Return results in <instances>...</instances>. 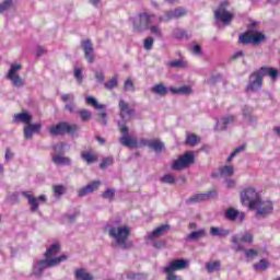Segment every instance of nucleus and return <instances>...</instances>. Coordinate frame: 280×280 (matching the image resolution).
<instances>
[{"label": "nucleus", "instance_id": "nucleus-1", "mask_svg": "<svg viewBox=\"0 0 280 280\" xmlns=\"http://www.w3.org/2000/svg\"><path fill=\"white\" fill-rule=\"evenodd\" d=\"M108 235L124 250H126V249L130 248V246H132L131 243H128V237H130V226H128V225L109 226Z\"/></svg>", "mask_w": 280, "mask_h": 280}, {"label": "nucleus", "instance_id": "nucleus-2", "mask_svg": "<svg viewBox=\"0 0 280 280\" xmlns=\"http://www.w3.org/2000/svg\"><path fill=\"white\" fill-rule=\"evenodd\" d=\"M69 257L67 255H61L54 259H39L33 264L32 276L40 279L47 268H55V266H60L62 261H67Z\"/></svg>", "mask_w": 280, "mask_h": 280}, {"label": "nucleus", "instance_id": "nucleus-3", "mask_svg": "<svg viewBox=\"0 0 280 280\" xmlns=\"http://www.w3.org/2000/svg\"><path fill=\"white\" fill-rule=\"evenodd\" d=\"M78 130H80V127L77 124L71 125L67 121H61L49 128V135H51V137H60L62 135H75Z\"/></svg>", "mask_w": 280, "mask_h": 280}, {"label": "nucleus", "instance_id": "nucleus-4", "mask_svg": "<svg viewBox=\"0 0 280 280\" xmlns=\"http://www.w3.org/2000/svg\"><path fill=\"white\" fill-rule=\"evenodd\" d=\"M152 19H154V14L148 12H140L133 19V31L135 32H148L152 24Z\"/></svg>", "mask_w": 280, "mask_h": 280}, {"label": "nucleus", "instance_id": "nucleus-5", "mask_svg": "<svg viewBox=\"0 0 280 280\" xmlns=\"http://www.w3.org/2000/svg\"><path fill=\"white\" fill-rule=\"evenodd\" d=\"M194 163H196L194 152L188 151L177 160H174L171 167L174 172H180V170H187V167H189V165H194Z\"/></svg>", "mask_w": 280, "mask_h": 280}, {"label": "nucleus", "instance_id": "nucleus-6", "mask_svg": "<svg viewBox=\"0 0 280 280\" xmlns=\"http://www.w3.org/2000/svg\"><path fill=\"white\" fill-rule=\"evenodd\" d=\"M23 69L21 63L11 65V68L7 74V79L11 81L12 86L16 89H21V86H25V80L19 75V72Z\"/></svg>", "mask_w": 280, "mask_h": 280}, {"label": "nucleus", "instance_id": "nucleus-7", "mask_svg": "<svg viewBox=\"0 0 280 280\" xmlns=\"http://www.w3.org/2000/svg\"><path fill=\"white\" fill-rule=\"evenodd\" d=\"M261 199L259 192L255 190V188H246L244 191L241 192V202L243 205H248L249 209H253L255 205H257Z\"/></svg>", "mask_w": 280, "mask_h": 280}, {"label": "nucleus", "instance_id": "nucleus-8", "mask_svg": "<svg viewBox=\"0 0 280 280\" xmlns=\"http://www.w3.org/2000/svg\"><path fill=\"white\" fill-rule=\"evenodd\" d=\"M261 86H264V75L257 70L249 75L245 91L246 93H257Z\"/></svg>", "mask_w": 280, "mask_h": 280}, {"label": "nucleus", "instance_id": "nucleus-9", "mask_svg": "<svg viewBox=\"0 0 280 280\" xmlns=\"http://www.w3.org/2000/svg\"><path fill=\"white\" fill-rule=\"evenodd\" d=\"M252 209H256V218L258 220L268 218V215H271L272 211H275V207H272V201H264L261 199Z\"/></svg>", "mask_w": 280, "mask_h": 280}, {"label": "nucleus", "instance_id": "nucleus-10", "mask_svg": "<svg viewBox=\"0 0 280 280\" xmlns=\"http://www.w3.org/2000/svg\"><path fill=\"white\" fill-rule=\"evenodd\" d=\"M226 8H229V2L224 1L219 5L218 10L214 11V19L221 21L223 25H229L235 16L233 13L229 12Z\"/></svg>", "mask_w": 280, "mask_h": 280}, {"label": "nucleus", "instance_id": "nucleus-11", "mask_svg": "<svg viewBox=\"0 0 280 280\" xmlns=\"http://www.w3.org/2000/svg\"><path fill=\"white\" fill-rule=\"evenodd\" d=\"M118 128L122 135V137L119 139L121 145H124L125 148H138L139 147V142H138L137 138L128 137L129 129H128V126H126V124L118 121Z\"/></svg>", "mask_w": 280, "mask_h": 280}, {"label": "nucleus", "instance_id": "nucleus-12", "mask_svg": "<svg viewBox=\"0 0 280 280\" xmlns=\"http://www.w3.org/2000/svg\"><path fill=\"white\" fill-rule=\"evenodd\" d=\"M187 15L185 8H176L174 10L165 11L163 15L159 16V23H167L174 19H182Z\"/></svg>", "mask_w": 280, "mask_h": 280}, {"label": "nucleus", "instance_id": "nucleus-13", "mask_svg": "<svg viewBox=\"0 0 280 280\" xmlns=\"http://www.w3.org/2000/svg\"><path fill=\"white\" fill-rule=\"evenodd\" d=\"M118 108L120 118L122 119L124 124L131 121L132 116L135 115V108L130 107V104L124 100L119 101Z\"/></svg>", "mask_w": 280, "mask_h": 280}, {"label": "nucleus", "instance_id": "nucleus-14", "mask_svg": "<svg viewBox=\"0 0 280 280\" xmlns=\"http://www.w3.org/2000/svg\"><path fill=\"white\" fill-rule=\"evenodd\" d=\"M21 195L28 200V205L31 207V211L34 213L39 207L38 202H47V196L40 195L38 197H35L34 195L30 194V191H22Z\"/></svg>", "mask_w": 280, "mask_h": 280}, {"label": "nucleus", "instance_id": "nucleus-15", "mask_svg": "<svg viewBox=\"0 0 280 280\" xmlns=\"http://www.w3.org/2000/svg\"><path fill=\"white\" fill-rule=\"evenodd\" d=\"M264 38H266V35H264L262 33H243L238 37V43H241L242 45H250V43H253V45H257L258 43H261Z\"/></svg>", "mask_w": 280, "mask_h": 280}, {"label": "nucleus", "instance_id": "nucleus-16", "mask_svg": "<svg viewBox=\"0 0 280 280\" xmlns=\"http://www.w3.org/2000/svg\"><path fill=\"white\" fill-rule=\"evenodd\" d=\"M81 48L89 65H93V62H95V48H93V42H91V39H83L81 42Z\"/></svg>", "mask_w": 280, "mask_h": 280}, {"label": "nucleus", "instance_id": "nucleus-17", "mask_svg": "<svg viewBox=\"0 0 280 280\" xmlns=\"http://www.w3.org/2000/svg\"><path fill=\"white\" fill-rule=\"evenodd\" d=\"M224 218L225 220H229V222H238V224H242L246 218V213L240 212V210L235 208H228L225 210Z\"/></svg>", "mask_w": 280, "mask_h": 280}, {"label": "nucleus", "instance_id": "nucleus-18", "mask_svg": "<svg viewBox=\"0 0 280 280\" xmlns=\"http://www.w3.org/2000/svg\"><path fill=\"white\" fill-rule=\"evenodd\" d=\"M218 192L215 191H208L203 194H197L191 196L186 200V205H196L198 202H205L206 200H211V198H215Z\"/></svg>", "mask_w": 280, "mask_h": 280}, {"label": "nucleus", "instance_id": "nucleus-19", "mask_svg": "<svg viewBox=\"0 0 280 280\" xmlns=\"http://www.w3.org/2000/svg\"><path fill=\"white\" fill-rule=\"evenodd\" d=\"M231 242L233 244H235L237 252H240V250L244 252L246 259H255V257H257L259 255V250H257V249H254V248L245 249L244 246H242V244H240L237 236H232Z\"/></svg>", "mask_w": 280, "mask_h": 280}, {"label": "nucleus", "instance_id": "nucleus-20", "mask_svg": "<svg viewBox=\"0 0 280 280\" xmlns=\"http://www.w3.org/2000/svg\"><path fill=\"white\" fill-rule=\"evenodd\" d=\"M43 130V125L40 122L32 124L28 122L24 126V139H32L34 135H38Z\"/></svg>", "mask_w": 280, "mask_h": 280}, {"label": "nucleus", "instance_id": "nucleus-21", "mask_svg": "<svg viewBox=\"0 0 280 280\" xmlns=\"http://www.w3.org/2000/svg\"><path fill=\"white\" fill-rule=\"evenodd\" d=\"M189 266V261L185 259L173 260L164 268V272H176V270H185Z\"/></svg>", "mask_w": 280, "mask_h": 280}, {"label": "nucleus", "instance_id": "nucleus-22", "mask_svg": "<svg viewBox=\"0 0 280 280\" xmlns=\"http://www.w3.org/2000/svg\"><path fill=\"white\" fill-rule=\"evenodd\" d=\"M170 229H171L170 224L160 225L152 232L148 233L147 237H148V240L154 241L158 237L165 235L167 233V231H170Z\"/></svg>", "mask_w": 280, "mask_h": 280}, {"label": "nucleus", "instance_id": "nucleus-23", "mask_svg": "<svg viewBox=\"0 0 280 280\" xmlns=\"http://www.w3.org/2000/svg\"><path fill=\"white\" fill-rule=\"evenodd\" d=\"M258 71L262 75V78H266V75H269L272 82H277L279 78V70L277 68L261 67L258 69Z\"/></svg>", "mask_w": 280, "mask_h": 280}, {"label": "nucleus", "instance_id": "nucleus-24", "mask_svg": "<svg viewBox=\"0 0 280 280\" xmlns=\"http://www.w3.org/2000/svg\"><path fill=\"white\" fill-rule=\"evenodd\" d=\"M13 121L14 124H25V126H27L28 124H32V115L27 112L15 114L13 116Z\"/></svg>", "mask_w": 280, "mask_h": 280}, {"label": "nucleus", "instance_id": "nucleus-25", "mask_svg": "<svg viewBox=\"0 0 280 280\" xmlns=\"http://www.w3.org/2000/svg\"><path fill=\"white\" fill-rule=\"evenodd\" d=\"M235 121V116H228L225 118H221L218 120L215 130L222 131L226 130V127L230 126V124H233Z\"/></svg>", "mask_w": 280, "mask_h": 280}, {"label": "nucleus", "instance_id": "nucleus-26", "mask_svg": "<svg viewBox=\"0 0 280 280\" xmlns=\"http://www.w3.org/2000/svg\"><path fill=\"white\" fill-rule=\"evenodd\" d=\"M75 280H94L95 278L84 268H78L74 270Z\"/></svg>", "mask_w": 280, "mask_h": 280}, {"label": "nucleus", "instance_id": "nucleus-27", "mask_svg": "<svg viewBox=\"0 0 280 280\" xmlns=\"http://www.w3.org/2000/svg\"><path fill=\"white\" fill-rule=\"evenodd\" d=\"M60 253L59 243H54L44 254L45 259H56V255Z\"/></svg>", "mask_w": 280, "mask_h": 280}, {"label": "nucleus", "instance_id": "nucleus-28", "mask_svg": "<svg viewBox=\"0 0 280 280\" xmlns=\"http://www.w3.org/2000/svg\"><path fill=\"white\" fill-rule=\"evenodd\" d=\"M202 237H207V231L205 229L191 232L187 235L186 240L188 242H198V240H202Z\"/></svg>", "mask_w": 280, "mask_h": 280}, {"label": "nucleus", "instance_id": "nucleus-29", "mask_svg": "<svg viewBox=\"0 0 280 280\" xmlns=\"http://www.w3.org/2000/svg\"><path fill=\"white\" fill-rule=\"evenodd\" d=\"M230 234H231L230 230L218 228V226L210 228V235L212 237H226V235H230Z\"/></svg>", "mask_w": 280, "mask_h": 280}, {"label": "nucleus", "instance_id": "nucleus-30", "mask_svg": "<svg viewBox=\"0 0 280 280\" xmlns=\"http://www.w3.org/2000/svg\"><path fill=\"white\" fill-rule=\"evenodd\" d=\"M243 117L245 121H249V124H256L257 121V116L253 115V107L245 105L243 107Z\"/></svg>", "mask_w": 280, "mask_h": 280}, {"label": "nucleus", "instance_id": "nucleus-31", "mask_svg": "<svg viewBox=\"0 0 280 280\" xmlns=\"http://www.w3.org/2000/svg\"><path fill=\"white\" fill-rule=\"evenodd\" d=\"M51 161L55 165H71V159L62 156V154L52 155Z\"/></svg>", "mask_w": 280, "mask_h": 280}, {"label": "nucleus", "instance_id": "nucleus-32", "mask_svg": "<svg viewBox=\"0 0 280 280\" xmlns=\"http://www.w3.org/2000/svg\"><path fill=\"white\" fill-rule=\"evenodd\" d=\"M81 159H83L88 165H91V163H97V154L93 153V151H82Z\"/></svg>", "mask_w": 280, "mask_h": 280}, {"label": "nucleus", "instance_id": "nucleus-33", "mask_svg": "<svg viewBox=\"0 0 280 280\" xmlns=\"http://www.w3.org/2000/svg\"><path fill=\"white\" fill-rule=\"evenodd\" d=\"M222 266V262L220 260H214V261H208L206 262V270L209 272V275L213 272H218Z\"/></svg>", "mask_w": 280, "mask_h": 280}, {"label": "nucleus", "instance_id": "nucleus-34", "mask_svg": "<svg viewBox=\"0 0 280 280\" xmlns=\"http://www.w3.org/2000/svg\"><path fill=\"white\" fill-rule=\"evenodd\" d=\"M151 93H154V95H160L161 97H165V95H167V88H165L163 83H159L151 88Z\"/></svg>", "mask_w": 280, "mask_h": 280}, {"label": "nucleus", "instance_id": "nucleus-35", "mask_svg": "<svg viewBox=\"0 0 280 280\" xmlns=\"http://www.w3.org/2000/svg\"><path fill=\"white\" fill-rule=\"evenodd\" d=\"M170 91L174 95H189L191 93V88L184 85L180 88H170Z\"/></svg>", "mask_w": 280, "mask_h": 280}, {"label": "nucleus", "instance_id": "nucleus-36", "mask_svg": "<svg viewBox=\"0 0 280 280\" xmlns=\"http://www.w3.org/2000/svg\"><path fill=\"white\" fill-rule=\"evenodd\" d=\"M187 61L183 59H175L168 62L171 69H187Z\"/></svg>", "mask_w": 280, "mask_h": 280}, {"label": "nucleus", "instance_id": "nucleus-37", "mask_svg": "<svg viewBox=\"0 0 280 280\" xmlns=\"http://www.w3.org/2000/svg\"><path fill=\"white\" fill-rule=\"evenodd\" d=\"M270 268V262L266 259H260L257 264L254 265V270L257 272H264Z\"/></svg>", "mask_w": 280, "mask_h": 280}, {"label": "nucleus", "instance_id": "nucleus-38", "mask_svg": "<svg viewBox=\"0 0 280 280\" xmlns=\"http://www.w3.org/2000/svg\"><path fill=\"white\" fill-rule=\"evenodd\" d=\"M86 104H89V106H93V108H96L97 110H102L104 108H106V105H102L100 103H97V100H95V97L93 96H89L85 98Z\"/></svg>", "mask_w": 280, "mask_h": 280}, {"label": "nucleus", "instance_id": "nucleus-39", "mask_svg": "<svg viewBox=\"0 0 280 280\" xmlns=\"http://www.w3.org/2000/svg\"><path fill=\"white\" fill-rule=\"evenodd\" d=\"M149 148L154 152H163V148H165V144L161 142V140H151V144Z\"/></svg>", "mask_w": 280, "mask_h": 280}, {"label": "nucleus", "instance_id": "nucleus-40", "mask_svg": "<svg viewBox=\"0 0 280 280\" xmlns=\"http://www.w3.org/2000/svg\"><path fill=\"white\" fill-rule=\"evenodd\" d=\"M186 143H187V145H190L191 148H194V147L198 145V143H200V137H198L194 133H190L186 138Z\"/></svg>", "mask_w": 280, "mask_h": 280}, {"label": "nucleus", "instance_id": "nucleus-41", "mask_svg": "<svg viewBox=\"0 0 280 280\" xmlns=\"http://www.w3.org/2000/svg\"><path fill=\"white\" fill-rule=\"evenodd\" d=\"M148 30H150V33L156 38H163V31L160 25L151 24Z\"/></svg>", "mask_w": 280, "mask_h": 280}, {"label": "nucleus", "instance_id": "nucleus-42", "mask_svg": "<svg viewBox=\"0 0 280 280\" xmlns=\"http://www.w3.org/2000/svg\"><path fill=\"white\" fill-rule=\"evenodd\" d=\"M119 84V81L117 79V75H115L114 78H112L109 81L105 82L104 83V88L107 90V91H113V89H117Z\"/></svg>", "mask_w": 280, "mask_h": 280}, {"label": "nucleus", "instance_id": "nucleus-43", "mask_svg": "<svg viewBox=\"0 0 280 280\" xmlns=\"http://www.w3.org/2000/svg\"><path fill=\"white\" fill-rule=\"evenodd\" d=\"M52 191L56 198H60L67 191V187L65 185H55L52 186Z\"/></svg>", "mask_w": 280, "mask_h": 280}, {"label": "nucleus", "instance_id": "nucleus-44", "mask_svg": "<svg viewBox=\"0 0 280 280\" xmlns=\"http://www.w3.org/2000/svg\"><path fill=\"white\" fill-rule=\"evenodd\" d=\"M78 115L81 118V121H90L91 117H93V114L89 109H80Z\"/></svg>", "mask_w": 280, "mask_h": 280}, {"label": "nucleus", "instance_id": "nucleus-45", "mask_svg": "<svg viewBox=\"0 0 280 280\" xmlns=\"http://www.w3.org/2000/svg\"><path fill=\"white\" fill-rule=\"evenodd\" d=\"M13 4L14 0H4L2 3H0V14H3V12H8V10H11Z\"/></svg>", "mask_w": 280, "mask_h": 280}, {"label": "nucleus", "instance_id": "nucleus-46", "mask_svg": "<svg viewBox=\"0 0 280 280\" xmlns=\"http://www.w3.org/2000/svg\"><path fill=\"white\" fill-rule=\"evenodd\" d=\"M221 176H233L235 174V167L225 165L220 168Z\"/></svg>", "mask_w": 280, "mask_h": 280}, {"label": "nucleus", "instance_id": "nucleus-47", "mask_svg": "<svg viewBox=\"0 0 280 280\" xmlns=\"http://www.w3.org/2000/svg\"><path fill=\"white\" fill-rule=\"evenodd\" d=\"M253 240H254V236L252 233H248L246 232L245 234H243L240 238H237V241L240 242H243V244H253Z\"/></svg>", "mask_w": 280, "mask_h": 280}, {"label": "nucleus", "instance_id": "nucleus-48", "mask_svg": "<svg viewBox=\"0 0 280 280\" xmlns=\"http://www.w3.org/2000/svg\"><path fill=\"white\" fill-rule=\"evenodd\" d=\"M161 183H164L165 185H174L176 183V178L173 177L172 174H166L163 177H161Z\"/></svg>", "mask_w": 280, "mask_h": 280}, {"label": "nucleus", "instance_id": "nucleus-49", "mask_svg": "<svg viewBox=\"0 0 280 280\" xmlns=\"http://www.w3.org/2000/svg\"><path fill=\"white\" fill-rule=\"evenodd\" d=\"M244 150H246V145H241L238 148H236L228 158V163H231V161H233V159H235V156H237V154H240V152H244Z\"/></svg>", "mask_w": 280, "mask_h": 280}, {"label": "nucleus", "instance_id": "nucleus-50", "mask_svg": "<svg viewBox=\"0 0 280 280\" xmlns=\"http://www.w3.org/2000/svg\"><path fill=\"white\" fill-rule=\"evenodd\" d=\"M61 102L65 104H71L72 102H75V95H73V93L61 94Z\"/></svg>", "mask_w": 280, "mask_h": 280}, {"label": "nucleus", "instance_id": "nucleus-51", "mask_svg": "<svg viewBox=\"0 0 280 280\" xmlns=\"http://www.w3.org/2000/svg\"><path fill=\"white\" fill-rule=\"evenodd\" d=\"M102 198L105 200H113L115 198V189L108 188L102 194Z\"/></svg>", "mask_w": 280, "mask_h": 280}, {"label": "nucleus", "instance_id": "nucleus-52", "mask_svg": "<svg viewBox=\"0 0 280 280\" xmlns=\"http://www.w3.org/2000/svg\"><path fill=\"white\" fill-rule=\"evenodd\" d=\"M106 117H108L106 112H101V113H98V117H97L96 121H98V124H101V126H106L108 124V119Z\"/></svg>", "mask_w": 280, "mask_h": 280}, {"label": "nucleus", "instance_id": "nucleus-53", "mask_svg": "<svg viewBox=\"0 0 280 280\" xmlns=\"http://www.w3.org/2000/svg\"><path fill=\"white\" fill-rule=\"evenodd\" d=\"M65 142H59L52 147L56 154H65Z\"/></svg>", "mask_w": 280, "mask_h": 280}, {"label": "nucleus", "instance_id": "nucleus-54", "mask_svg": "<svg viewBox=\"0 0 280 280\" xmlns=\"http://www.w3.org/2000/svg\"><path fill=\"white\" fill-rule=\"evenodd\" d=\"M153 45H154V38L153 37H147L144 39L143 47H144V49H147V51H150V49H152Z\"/></svg>", "mask_w": 280, "mask_h": 280}, {"label": "nucleus", "instance_id": "nucleus-55", "mask_svg": "<svg viewBox=\"0 0 280 280\" xmlns=\"http://www.w3.org/2000/svg\"><path fill=\"white\" fill-rule=\"evenodd\" d=\"M100 185H102V182L100 180H94L90 184H88V188H90V191L93 194V191H97L100 189Z\"/></svg>", "mask_w": 280, "mask_h": 280}, {"label": "nucleus", "instance_id": "nucleus-56", "mask_svg": "<svg viewBox=\"0 0 280 280\" xmlns=\"http://www.w3.org/2000/svg\"><path fill=\"white\" fill-rule=\"evenodd\" d=\"M124 91H131L135 92V83L132 80L127 79L124 83Z\"/></svg>", "mask_w": 280, "mask_h": 280}, {"label": "nucleus", "instance_id": "nucleus-57", "mask_svg": "<svg viewBox=\"0 0 280 280\" xmlns=\"http://www.w3.org/2000/svg\"><path fill=\"white\" fill-rule=\"evenodd\" d=\"M109 165H113V158H104L100 164L101 170H106Z\"/></svg>", "mask_w": 280, "mask_h": 280}, {"label": "nucleus", "instance_id": "nucleus-58", "mask_svg": "<svg viewBox=\"0 0 280 280\" xmlns=\"http://www.w3.org/2000/svg\"><path fill=\"white\" fill-rule=\"evenodd\" d=\"M92 194L89 186H84L83 188L78 190V197L79 198H84V196Z\"/></svg>", "mask_w": 280, "mask_h": 280}, {"label": "nucleus", "instance_id": "nucleus-59", "mask_svg": "<svg viewBox=\"0 0 280 280\" xmlns=\"http://www.w3.org/2000/svg\"><path fill=\"white\" fill-rule=\"evenodd\" d=\"M173 36H174V38H177V39L185 38V31H183L180 28H175L173 31Z\"/></svg>", "mask_w": 280, "mask_h": 280}, {"label": "nucleus", "instance_id": "nucleus-60", "mask_svg": "<svg viewBox=\"0 0 280 280\" xmlns=\"http://www.w3.org/2000/svg\"><path fill=\"white\" fill-rule=\"evenodd\" d=\"M75 108H77V105H75V101L72 102V103H66L65 105V110H68V113H75Z\"/></svg>", "mask_w": 280, "mask_h": 280}, {"label": "nucleus", "instance_id": "nucleus-61", "mask_svg": "<svg viewBox=\"0 0 280 280\" xmlns=\"http://www.w3.org/2000/svg\"><path fill=\"white\" fill-rule=\"evenodd\" d=\"M94 78L97 80V82H100L102 84V82H104L105 77H104V71L102 70H96L94 72Z\"/></svg>", "mask_w": 280, "mask_h": 280}, {"label": "nucleus", "instance_id": "nucleus-62", "mask_svg": "<svg viewBox=\"0 0 280 280\" xmlns=\"http://www.w3.org/2000/svg\"><path fill=\"white\" fill-rule=\"evenodd\" d=\"M74 78L78 80L79 84H82V80H84L82 77V68H77L74 70Z\"/></svg>", "mask_w": 280, "mask_h": 280}, {"label": "nucleus", "instance_id": "nucleus-63", "mask_svg": "<svg viewBox=\"0 0 280 280\" xmlns=\"http://www.w3.org/2000/svg\"><path fill=\"white\" fill-rule=\"evenodd\" d=\"M166 275V280H183V278H180L179 276H176V273L170 271V272H165Z\"/></svg>", "mask_w": 280, "mask_h": 280}, {"label": "nucleus", "instance_id": "nucleus-64", "mask_svg": "<svg viewBox=\"0 0 280 280\" xmlns=\"http://www.w3.org/2000/svg\"><path fill=\"white\" fill-rule=\"evenodd\" d=\"M127 279H129V280L141 279V275L135 273V272H132V271H128V272H127Z\"/></svg>", "mask_w": 280, "mask_h": 280}]
</instances>
